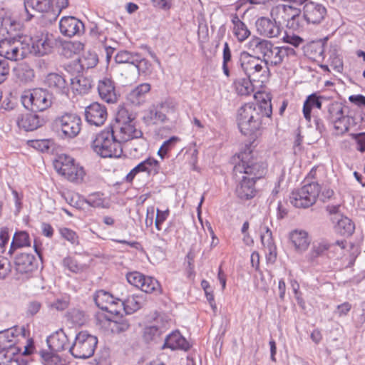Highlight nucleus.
<instances>
[{
	"mask_svg": "<svg viewBox=\"0 0 365 365\" xmlns=\"http://www.w3.org/2000/svg\"><path fill=\"white\" fill-rule=\"evenodd\" d=\"M238 158L240 161L235 166L234 171L236 175L242 176L236 187L235 194L240 200H251L257 195L255 184L265 175L267 166L258 161L249 148L242 151Z\"/></svg>",
	"mask_w": 365,
	"mask_h": 365,
	"instance_id": "obj_1",
	"label": "nucleus"
},
{
	"mask_svg": "<svg viewBox=\"0 0 365 365\" xmlns=\"http://www.w3.org/2000/svg\"><path fill=\"white\" fill-rule=\"evenodd\" d=\"M272 115L264 113L252 103L243 104L237 113L236 121L240 131L252 139L262 135L267 124L272 121Z\"/></svg>",
	"mask_w": 365,
	"mask_h": 365,
	"instance_id": "obj_2",
	"label": "nucleus"
},
{
	"mask_svg": "<svg viewBox=\"0 0 365 365\" xmlns=\"http://www.w3.org/2000/svg\"><path fill=\"white\" fill-rule=\"evenodd\" d=\"M55 171L65 180L75 185L86 182L87 172L85 168L74 158L61 154L53 162Z\"/></svg>",
	"mask_w": 365,
	"mask_h": 365,
	"instance_id": "obj_3",
	"label": "nucleus"
},
{
	"mask_svg": "<svg viewBox=\"0 0 365 365\" xmlns=\"http://www.w3.org/2000/svg\"><path fill=\"white\" fill-rule=\"evenodd\" d=\"M93 150L102 158H120L123 154L122 145L115 137L112 126H107L98 133L91 143Z\"/></svg>",
	"mask_w": 365,
	"mask_h": 365,
	"instance_id": "obj_4",
	"label": "nucleus"
},
{
	"mask_svg": "<svg viewBox=\"0 0 365 365\" xmlns=\"http://www.w3.org/2000/svg\"><path fill=\"white\" fill-rule=\"evenodd\" d=\"M301 13L299 6L292 4H279L271 8L269 14L271 18L278 24H284L289 29L299 30L302 27Z\"/></svg>",
	"mask_w": 365,
	"mask_h": 365,
	"instance_id": "obj_5",
	"label": "nucleus"
},
{
	"mask_svg": "<svg viewBox=\"0 0 365 365\" xmlns=\"http://www.w3.org/2000/svg\"><path fill=\"white\" fill-rule=\"evenodd\" d=\"M31 52L26 36L5 38L0 41V56L10 61L24 58Z\"/></svg>",
	"mask_w": 365,
	"mask_h": 365,
	"instance_id": "obj_6",
	"label": "nucleus"
},
{
	"mask_svg": "<svg viewBox=\"0 0 365 365\" xmlns=\"http://www.w3.org/2000/svg\"><path fill=\"white\" fill-rule=\"evenodd\" d=\"M98 344V338L88 331H79L70 348L73 356L77 359H88L94 354Z\"/></svg>",
	"mask_w": 365,
	"mask_h": 365,
	"instance_id": "obj_7",
	"label": "nucleus"
},
{
	"mask_svg": "<svg viewBox=\"0 0 365 365\" xmlns=\"http://www.w3.org/2000/svg\"><path fill=\"white\" fill-rule=\"evenodd\" d=\"M24 106L31 111H43L51 105V100L48 93L42 88H34L25 91L21 97Z\"/></svg>",
	"mask_w": 365,
	"mask_h": 365,
	"instance_id": "obj_8",
	"label": "nucleus"
},
{
	"mask_svg": "<svg viewBox=\"0 0 365 365\" xmlns=\"http://www.w3.org/2000/svg\"><path fill=\"white\" fill-rule=\"evenodd\" d=\"M320 190V185L317 182L304 185L292 192L291 202L296 207H309L316 202Z\"/></svg>",
	"mask_w": 365,
	"mask_h": 365,
	"instance_id": "obj_9",
	"label": "nucleus"
},
{
	"mask_svg": "<svg viewBox=\"0 0 365 365\" xmlns=\"http://www.w3.org/2000/svg\"><path fill=\"white\" fill-rule=\"evenodd\" d=\"M96 319L98 326L112 334L124 332L130 327L128 319L120 313L106 314L104 312H98Z\"/></svg>",
	"mask_w": 365,
	"mask_h": 365,
	"instance_id": "obj_10",
	"label": "nucleus"
},
{
	"mask_svg": "<svg viewBox=\"0 0 365 365\" xmlns=\"http://www.w3.org/2000/svg\"><path fill=\"white\" fill-rule=\"evenodd\" d=\"M126 279L128 283L145 293L160 294L163 292L160 282L153 277L135 271L128 273Z\"/></svg>",
	"mask_w": 365,
	"mask_h": 365,
	"instance_id": "obj_11",
	"label": "nucleus"
},
{
	"mask_svg": "<svg viewBox=\"0 0 365 365\" xmlns=\"http://www.w3.org/2000/svg\"><path fill=\"white\" fill-rule=\"evenodd\" d=\"M94 301L96 304L102 310L106 311V314H120L122 310L121 299L114 298V297L108 292L98 290L96 292Z\"/></svg>",
	"mask_w": 365,
	"mask_h": 365,
	"instance_id": "obj_12",
	"label": "nucleus"
},
{
	"mask_svg": "<svg viewBox=\"0 0 365 365\" xmlns=\"http://www.w3.org/2000/svg\"><path fill=\"white\" fill-rule=\"evenodd\" d=\"M56 125L65 136L76 137L81 130L82 120L76 114L66 113L56 119Z\"/></svg>",
	"mask_w": 365,
	"mask_h": 365,
	"instance_id": "obj_13",
	"label": "nucleus"
},
{
	"mask_svg": "<svg viewBox=\"0 0 365 365\" xmlns=\"http://www.w3.org/2000/svg\"><path fill=\"white\" fill-rule=\"evenodd\" d=\"M160 164L153 157H149L138 163L125 176V181L132 182L135 176L140 173H146L148 175H155L159 173Z\"/></svg>",
	"mask_w": 365,
	"mask_h": 365,
	"instance_id": "obj_14",
	"label": "nucleus"
},
{
	"mask_svg": "<svg viewBox=\"0 0 365 365\" xmlns=\"http://www.w3.org/2000/svg\"><path fill=\"white\" fill-rule=\"evenodd\" d=\"M86 120L97 127L103 125L108 118L106 107L98 102H94L88 106L85 109Z\"/></svg>",
	"mask_w": 365,
	"mask_h": 365,
	"instance_id": "obj_15",
	"label": "nucleus"
},
{
	"mask_svg": "<svg viewBox=\"0 0 365 365\" xmlns=\"http://www.w3.org/2000/svg\"><path fill=\"white\" fill-rule=\"evenodd\" d=\"M304 20L312 24H320L327 16V9L321 4L313 1L307 2L303 6Z\"/></svg>",
	"mask_w": 365,
	"mask_h": 365,
	"instance_id": "obj_16",
	"label": "nucleus"
},
{
	"mask_svg": "<svg viewBox=\"0 0 365 365\" xmlns=\"http://www.w3.org/2000/svg\"><path fill=\"white\" fill-rule=\"evenodd\" d=\"M257 32L262 36L267 38H275L279 36L280 26L277 22L268 17L262 16L255 22Z\"/></svg>",
	"mask_w": 365,
	"mask_h": 365,
	"instance_id": "obj_17",
	"label": "nucleus"
},
{
	"mask_svg": "<svg viewBox=\"0 0 365 365\" xmlns=\"http://www.w3.org/2000/svg\"><path fill=\"white\" fill-rule=\"evenodd\" d=\"M118 122L120 124L119 128L115 131V137L120 145H122V143L140 138L143 135L142 132L135 128L133 120L130 119L128 121L121 122L119 118Z\"/></svg>",
	"mask_w": 365,
	"mask_h": 365,
	"instance_id": "obj_18",
	"label": "nucleus"
},
{
	"mask_svg": "<svg viewBox=\"0 0 365 365\" xmlns=\"http://www.w3.org/2000/svg\"><path fill=\"white\" fill-rule=\"evenodd\" d=\"M28 42L31 41L32 48L36 54L43 56L49 53L52 48L53 38L48 33L41 32L33 38H28Z\"/></svg>",
	"mask_w": 365,
	"mask_h": 365,
	"instance_id": "obj_19",
	"label": "nucleus"
},
{
	"mask_svg": "<svg viewBox=\"0 0 365 365\" xmlns=\"http://www.w3.org/2000/svg\"><path fill=\"white\" fill-rule=\"evenodd\" d=\"M289 240L295 252L303 253L309 248L311 238L309 233L304 230L296 229L289 234Z\"/></svg>",
	"mask_w": 365,
	"mask_h": 365,
	"instance_id": "obj_20",
	"label": "nucleus"
},
{
	"mask_svg": "<svg viewBox=\"0 0 365 365\" xmlns=\"http://www.w3.org/2000/svg\"><path fill=\"white\" fill-rule=\"evenodd\" d=\"M61 34L68 37L74 36L83 29V23L73 16H63L59 22Z\"/></svg>",
	"mask_w": 365,
	"mask_h": 365,
	"instance_id": "obj_21",
	"label": "nucleus"
},
{
	"mask_svg": "<svg viewBox=\"0 0 365 365\" xmlns=\"http://www.w3.org/2000/svg\"><path fill=\"white\" fill-rule=\"evenodd\" d=\"M26 9L31 8L41 14L46 22L52 23L54 21L51 16L52 1L51 0H24Z\"/></svg>",
	"mask_w": 365,
	"mask_h": 365,
	"instance_id": "obj_22",
	"label": "nucleus"
},
{
	"mask_svg": "<svg viewBox=\"0 0 365 365\" xmlns=\"http://www.w3.org/2000/svg\"><path fill=\"white\" fill-rule=\"evenodd\" d=\"M37 262L33 255L21 253L15 258L16 270L21 274H27L37 269Z\"/></svg>",
	"mask_w": 365,
	"mask_h": 365,
	"instance_id": "obj_23",
	"label": "nucleus"
},
{
	"mask_svg": "<svg viewBox=\"0 0 365 365\" xmlns=\"http://www.w3.org/2000/svg\"><path fill=\"white\" fill-rule=\"evenodd\" d=\"M16 121L18 127L25 131H33L42 125L39 116L31 113L19 114Z\"/></svg>",
	"mask_w": 365,
	"mask_h": 365,
	"instance_id": "obj_24",
	"label": "nucleus"
},
{
	"mask_svg": "<svg viewBox=\"0 0 365 365\" xmlns=\"http://www.w3.org/2000/svg\"><path fill=\"white\" fill-rule=\"evenodd\" d=\"M48 349L56 352L65 350L69 345L68 338L63 329H60L51 334L47 338Z\"/></svg>",
	"mask_w": 365,
	"mask_h": 365,
	"instance_id": "obj_25",
	"label": "nucleus"
},
{
	"mask_svg": "<svg viewBox=\"0 0 365 365\" xmlns=\"http://www.w3.org/2000/svg\"><path fill=\"white\" fill-rule=\"evenodd\" d=\"M44 82L46 86L56 93H67L68 91V83L66 78L60 74L49 73Z\"/></svg>",
	"mask_w": 365,
	"mask_h": 365,
	"instance_id": "obj_26",
	"label": "nucleus"
},
{
	"mask_svg": "<svg viewBox=\"0 0 365 365\" xmlns=\"http://www.w3.org/2000/svg\"><path fill=\"white\" fill-rule=\"evenodd\" d=\"M98 91L101 98L107 103H114L117 101L114 83L110 78H105L100 81Z\"/></svg>",
	"mask_w": 365,
	"mask_h": 365,
	"instance_id": "obj_27",
	"label": "nucleus"
},
{
	"mask_svg": "<svg viewBox=\"0 0 365 365\" xmlns=\"http://www.w3.org/2000/svg\"><path fill=\"white\" fill-rule=\"evenodd\" d=\"M151 86L148 83H143L133 88L127 96L128 101L135 106L143 104L148 93L150 91Z\"/></svg>",
	"mask_w": 365,
	"mask_h": 365,
	"instance_id": "obj_28",
	"label": "nucleus"
},
{
	"mask_svg": "<svg viewBox=\"0 0 365 365\" xmlns=\"http://www.w3.org/2000/svg\"><path fill=\"white\" fill-rule=\"evenodd\" d=\"M231 22L232 24V34L239 42H243L248 38L251 34V31L246 24L239 18L237 14L231 15Z\"/></svg>",
	"mask_w": 365,
	"mask_h": 365,
	"instance_id": "obj_29",
	"label": "nucleus"
},
{
	"mask_svg": "<svg viewBox=\"0 0 365 365\" xmlns=\"http://www.w3.org/2000/svg\"><path fill=\"white\" fill-rule=\"evenodd\" d=\"M273 43L266 39L254 36L247 44L248 50L254 53L260 54L264 58L269 50L272 48Z\"/></svg>",
	"mask_w": 365,
	"mask_h": 365,
	"instance_id": "obj_30",
	"label": "nucleus"
},
{
	"mask_svg": "<svg viewBox=\"0 0 365 365\" xmlns=\"http://www.w3.org/2000/svg\"><path fill=\"white\" fill-rule=\"evenodd\" d=\"M264 63L259 58L248 56L243 58L242 66L249 75H255L258 73H267V68L263 66Z\"/></svg>",
	"mask_w": 365,
	"mask_h": 365,
	"instance_id": "obj_31",
	"label": "nucleus"
},
{
	"mask_svg": "<svg viewBox=\"0 0 365 365\" xmlns=\"http://www.w3.org/2000/svg\"><path fill=\"white\" fill-rule=\"evenodd\" d=\"M163 347L169 348L172 350L181 349L187 351L190 348V344L182 334L176 331H173L165 339Z\"/></svg>",
	"mask_w": 365,
	"mask_h": 365,
	"instance_id": "obj_32",
	"label": "nucleus"
},
{
	"mask_svg": "<svg viewBox=\"0 0 365 365\" xmlns=\"http://www.w3.org/2000/svg\"><path fill=\"white\" fill-rule=\"evenodd\" d=\"M289 51H293V50L285 46H274L273 44L264 59V62L271 65H279L283 61L284 57L287 56Z\"/></svg>",
	"mask_w": 365,
	"mask_h": 365,
	"instance_id": "obj_33",
	"label": "nucleus"
},
{
	"mask_svg": "<svg viewBox=\"0 0 365 365\" xmlns=\"http://www.w3.org/2000/svg\"><path fill=\"white\" fill-rule=\"evenodd\" d=\"M331 244L325 240H322L319 242H314L309 252L306 255L307 260L313 263L317 259L324 255V253L329 250Z\"/></svg>",
	"mask_w": 365,
	"mask_h": 365,
	"instance_id": "obj_34",
	"label": "nucleus"
},
{
	"mask_svg": "<svg viewBox=\"0 0 365 365\" xmlns=\"http://www.w3.org/2000/svg\"><path fill=\"white\" fill-rule=\"evenodd\" d=\"M30 246L29 234L26 231H16L13 236L9 253L11 255L17 249Z\"/></svg>",
	"mask_w": 365,
	"mask_h": 365,
	"instance_id": "obj_35",
	"label": "nucleus"
},
{
	"mask_svg": "<svg viewBox=\"0 0 365 365\" xmlns=\"http://www.w3.org/2000/svg\"><path fill=\"white\" fill-rule=\"evenodd\" d=\"M322 106V103L321 101V97L317 96L315 93H312L307 96L305 101L303 104V115L307 121L310 122L312 119V110L314 108H317L318 109H321Z\"/></svg>",
	"mask_w": 365,
	"mask_h": 365,
	"instance_id": "obj_36",
	"label": "nucleus"
},
{
	"mask_svg": "<svg viewBox=\"0 0 365 365\" xmlns=\"http://www.w3.org/2000/svg\"><path fill=\"white\" fill-rule=\"evenodd\" d=\"M58 353L50 349L41 350L39 355L43 365H66V360Z\"/></svg>",
	"mask_w": 365,
	"mask_h": 365,
	"instance_id": "obj_37",
	"label": "nucleus"
},
{
	"mask_svg": "<svg viewBox=\"0 0 365 365\" xmlns=\"http://www.w3.org/2000/svg\"><path fill=\"white\" fill-rule=\"evenodd\" d=\"M233 88L240 96H247L251 95L255 89L254 86L249 78H238L233 82Z\"/></svg>",
	"mask_w": 365,
	"mask_h": 365,
	"instance_id": "obj_38",
	"label": "nucleus"
},
{
	"mask_svg": "<svg viewBox=\"0 0 365 365\" xmlns=\"http://www.w3.org/2000/svg\"><path fill=\"white\" fill-rule=\"evenodd\" d=\"M254 98L259 103V106H257V109H260L268 115L272 114L271 97L267 92L264 91H257L254 94Z\"/></svg>",
	"mask_w": 365,
	"mask_h": 365,
	"instance_id": "obj_39",
	"label": "nucleus"
},
{
	"mask_svg": "<svg viewBox=\"0 0 365 365\" xmlns=\"http://www.w3.org/2000/svg\"><path fill=\"white\" fill-rule=\"evenodd\" d=\"M334 231L338 235L349 237L354 231V225L349 218L341 216L334 226Z\"/></svg>",
	"mask_w": 365,
	"mask_h": 365,
	"instance_id": "obj_40",
	"label": "nucleus"
},
{
	"mask_svg": "<svg viewBox=\"0 0 365 365\" xmlns=\"http://www.w3.org/2000/svg\"><path fill=\"white\" fill-rule=\"evenodd\" d=\"M14 73L21 82L31 81L34 78V71L26 63H20L15 67Z\"/></svg>",
	"mask_w": 365,
	"mask_h": 365,
	"instance_id": "obj_41",
	"label": "nucleus"
},
{
	"mask_svg": "<svg viewBox=\"0 0 365 365\" xmlns=\"http://www.w3.org/2000/svg\"><path fill=\"white\" fill-rule=\"evenodd\" d=\"M17 336L12 329H7L0 332V348L9 351L14 349L17 341Z\"/></svg>",
	"mask_w": 365,
	"mask_h": 365,
	"instance_id": "obj_42",
	"label": "nucleus"
},
{
	"mask_svg": "<svg viewBox=\"0 0 365 365\" xmlns=\"http://www.w3.org/2000/svg\"><path fill=\"white\" fill-rule=\"evenodd\" d=\"M71 88L74 93L82 94L90 90L91 84L86 78L78 76L71 80Z\"/></svg>",
	"mask_w": 365,
	"mask_h": 365,
	"instance_id": "obj_43",
	"label": "nucleus"
},
{
	"mask_svg": "<svg viewBox=\"0 0 365 365\" xmlns=\"http://www.w3.org/2000/svg\"><path fill=\"white\" fill-rule=\"evenodd\" d=\"M142 299V297L138 295L133 294L128 296L126 299L121 300L122 309L123 308L127 314L135 312L141 307L143 304Z\"/></svg>",
	"mask_w": 365,
	"mask_h": 365,
	"instance_id": "obj_44",
	"label": "nucleus"
},
{
	"mask_svg": "<svg viewBox=\"0 0 365 365\" xmlns=\"http://www.w3.org/2000/svg\"><path fill=\"white\" fill-rule=\"evenodd\" d=\"M115 61L117 63H130L134 65L139 61V53L122 50L116 53Z\"/></svg>",
	"mask_w": 365,
	"mask_h": 365,
	"instance_id": "obj_45",
	"label": "nucleus"
},
{
	"mask_svg": "<svg viewBox=\"0 0 365 365\" xmlns=\"http://www.w3.org/2000/svg\"><path fill=\"white\" fill-rule=\"evenodd\" d=\"M61 196L66 202L73 207L81 210L85 205L86 198L73 192H63Z\"/></svg>",
	"mask_w": 365,
	"mask_h": 365,
	"instance_id": "obj_46",
	"label": "nucleus"
},
{
	"mask_svg": "<svg viewBox=\"0 0 365 365\" xmlns=\"http://www.w3.org/2000/svg\"><path fill=\"white\" fill-rule=\"evenodd\" d=\"M78 60L82 70L92 68L98 62L97 55L91 52L84 53Z\"/></svg>",
	"mask_w": 365,
	"mask_h": 365,
	"instance_id": "obj_47",
	"label": "nucleus"
},
{
	"mask_svg": "<svg viewBox=\"0 0 365 365\" xmlns=\"http://www.w3.org/2000/svg\"><path fill=\"white\" fill-rule=\"evenodd\" d=\"M180 141L178 136H172L165 140L159 148L157 154L161 158L168 157V154L175 147L176 144Z\"/></svg>",
	"mask_w": 365,
	"mask_h": 365,
	"instance_id": "obj_48",
	"label": "nucleus"
},
{
	"mask_svg": "<svg viewBox=\"0 0 365 365\" xmlns=\"http://www.w3.org/2000/svg\"><path fill=\"white\" fill-rule=\"evenodd\" d=\"M85 204L95 208L106 207L103 194L101 192H94L88 195V198L86 199Z\"/></svg>",
	"mask_w": 365,
	"mask_h": 365,
	"instance_id": "obj_49",
	"label": "nucleus"
},
{
	"mask_svg": "<svg viewBox=\"0 0 365 365\" xmlns=\"http://www.w3.org/2000/svg\"><path fill=\"white\" fill-rule=\"evenodd\" d=\"M58 232L61 237L69 242L71 245H79L78 235L74 230L68 227H61L59 228Z\"/></svg>",
	"mask_w": 365,
	"mask_h": 365,
	"instance_id": "obj_50",
	"label": "nucleus"
},
{
	"mask_svg": "<svg viewBox=\"0 0 365 365\" xmlns=\"http://www.w3.org/2000/svg\"><path fill=\"white\" fill-rule=\"evenodd\" d=\"M52 1V11L51 18L54 19V21L61 14L62 10L66 9L68 6V0H53Z\"/></svg>",
	"mask_w": 365,
	"mask_h": 365,
	"instance_id": "obj_51",
	"label": "nucleus"
},
{
	"mask_svg": "<svg viewBox=\"0 0 365 365\" xmlns=\"http://www.w3.org/2000/svg\"><path fill=\"white\" fill-rule=\"evenodd\" d=\"M160 335L159 329L155 326L146 327L143 330V338L146 342L155 340Z\"/></svg>",
	"mask_w": 365,
	"mask_h": 365,
	"instance_id": "obj_52",
	"label": "nucleus"
},
{
	"mask_svg": "<svg viewBox=\"0 0 365 365\" xmlns=\"http://www.w3.org/2000/svg\"><path fill=\"white\" fill-rule=\"evenodd\" d=\"M63 264L68 270L74 273H78L83 270V266L71 257H66L63 261Z\"/></svg>",
	"mask_w": 365,
	"mask_h": 365,
	"instance_id": "obj_53",
	"label": "nucleus"
},
{
	"mask_svg": "<svg viewBox=\"0 0 365 365\" xmlns=\"http://www.w3.org/2000/svg\"><path fill=\"white\" fill-rule=\"evenodd\" d=\"M334 127L338 133H344L349 130L348 118L341 115L337 119L334 120Z\"/></svg>",
	"mask_w": 365,
	"mask_h": 365,
	"instance_id": "obj_54",
	"label": "nucleus"
},
{
	"mask_svg": "<svg viewBox=\"0 0 365 365\" xmlns=\"http://www.w3.org/2000/svg\"><path fill=\"white\" fill-rule=\"evenodd\" d=\"M169 215L170 210L168 208L166 209L165 210H160L159 209H157L155 226L158 231H160L162 230V226L165 221L168 219Z\"/></svg>",
	"mask_w": 365,
	"mask_h": 365,
	"instance_id": "obj_55",
	"label": "nucleus"
},
{
	"mask_svg": "<svg viewBox=\"0 0 365 365\" xmlns=\"http://www.w3.org/2000/svg\"><path fill=\"white\" fill-rule=\"evenodd\" d=\"M134 66L139 71L145 74L150 73L153 70L152 64L148 60L142 58L140 53L139 61H138L137 63H135Z\"/></svg>",
	"mask_w": 365,
	"mask_h": 365,
	"instance_id": "obj_56",
	"label": "nucleus"
},
{
	"mask_svg": "<svg viewBox=\"0 0 365 365\" xmlns=\"http://www.w3.org/2000/svg\"><path fill=\"white\" fill-rule=\"evenodd\" d=\"M282 40L283 43L291 44L295 47L299 46L304 41V40L300 36L288 33L284 34Z\"/></svg>",
	"mask_w": 365,
	"mask_h": 365,
	"instance_id": "obj_57",
	"label": "nucleus"
},
{
	"mask_svg": "<svg viewBox=\"0 0 365 365\" xmlns=\"http://www.w3.org/2000/svg\"><path fill=\"white\" fill-rule=\"evenodd\" d=\"M231 60V51L229 47V45L227 43H225L224 48H223V63H222V69L224 73L229 76L230 71L228 68L227 63Z\"/></svg>",
	"mask_w": 365,
	"mask_h": 365,
	"instance_id": "obj_58",
	"label": "nucleus"
},
{
	"mask_svg": "<svg viewBox=\"0 0 365 365\" xmlns=\"http://www.w3.org/2000/svg\"><path fill=\"white\" fill-rule=\"evenodd\" d=\"M267 236L269 237V239L267 240V248L269 250V255L267 256L268 260H272L274 261L277 257V251H276V247L274 245L272 239V232L267 228L266 232Z\"/></svg>",
	"mask_w": 365,
	"mask_h": 365,
	"instance_id": "obj_59",
	"label": "nucleus"
},
{
	"mask_svg": "<svg viewBox=\"0 0 365 365\" xmlns=\"http://www.w3.org/2000/svg\"><path fill=\"white\" fill-rule=\"evenodd\" d=\"M9 73V63L6 60L0 59V84L8 78Z\"/></svg>",
	"mask_w": 365,
	"mask_h": 365,
	"instance_id": "obj_60",
	"label": "nucleus"
},
{
	"mask_svg": "<svg viewBox=\"0 0 365 365\" xmlns=\"http://www.w3.org/2000/svg\"><path fill=\"white\" fill-rule=\"evenodd\" d=\"M9 351H0V365H11L12 363H18L19 358L12 359L11 355H8Z\"/></svg>",
	"mask_w": 365,
	"mask_h": 365,
	"instance_id": "obj_61",
	"label": "nucleus"
},
{
	"mask_svg": "<svg viewBox=\"0 0 365 365\" xmlns=\"http://www.w3.org/2000/svg\"><path fill=\"white\" fill-rule=\"evenodd\" d=\"M356 143V149L361 153L365 152V133H359L354 135Z\"/></svg>",
	"mask_w": 365,
	"mask_h": 365,
	"instance_id": "obj_62",
	"label": "nucleus"
},
{
	"mask_svg": "<svg viewBox=\"0 0 365 365\" xmlns=\"http://www.w3.org/2000/svg\"><path fill=\"white\" fill-rule=\"evenodd\" d=\"M351 309V304L349 302H344L337 306L336 313L339 317H343L347 315Z\"/></svg>",
	"mask_w": 365,
	"mask_h": 365,
	"instance_id": "obj_63",
	"label": "nucleus"
},
{
	"mask_svg": "<svg viewBox=\"0 0 365 365\" xmlns=\"http://www.w3.org/2000/svg\"><path fill=\"white\" fill-rule=\"evenodd\" d=\"M9 272V264L8 260L0 257V278H4Z\"/></svg>",
	"mask_w": 365,
	"mask_h": 365,
	"instance_id": "obj_64",
	"label": "nucleus"
}]
</instances>
